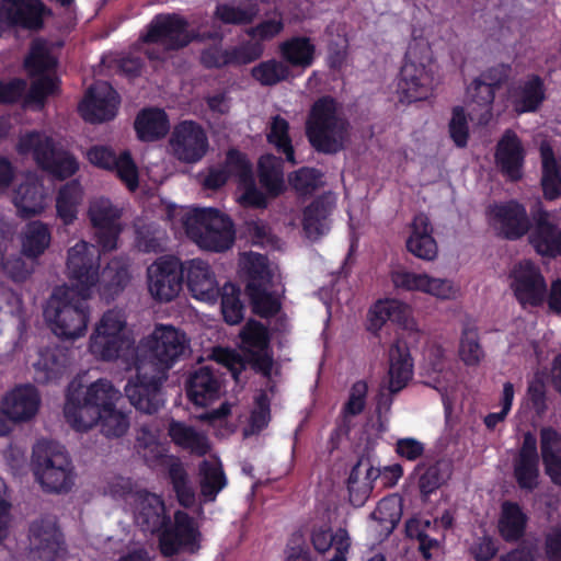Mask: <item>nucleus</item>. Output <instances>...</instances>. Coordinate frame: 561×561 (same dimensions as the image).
<instances>
[{"instance_id":"nucleus-1","label":"nucleus","mask_w":561,"mask_h":561,"mask_svg":"<svg viewBox=\"0 0 561 561\" xmlns=\"http://www.w3.org/2000/svg\"><path fill=\"white\" fill-rule=\"evenodd\" d=\"M190 343L186 334L170 324H157L133 352L136 376L128 379L124 392L136 410L153 414L163 405L161 386L168 371L185 355Z\"/></svg>"},{"instance_id":"nucleus-2","label":"nucleus","mask_w":561,"mask_h":561,"mask_svg":"<svg viewBox=\"0 0 561 561\" xmlns=\"http://www.w3.org/2000/svg\"><path fill=\"white\" fill-rule=\"evenodd\" d=\"M91 298L68 285L56 287L44 308V317L51 332L68 341L84 336L91 318Z\"/></svg>"},{"instance_id":"nucleus-3","label":"nucleus","mask_w":561,"mask_h":561,"mask_svg":"<svg viewBox=\"0 0 561 561\" xmlns=\"http://www.w3.org/2000/svg\"><path fill=\"white\" fill-rule=\"evenodd\" d=\"M173 225L180 222L187 237L201 249L222 252L231 248L234 231L231 220L215 208H179L172 210Z\"/></svg>"},{"instance_id":"nucleus-4","label":"nucleus","mask_w":561,"mask_h":561,"mask_svg":"<svg viewBox=\"0 0 561 561\" xmlns=\"http://www.w3.org/2000/svg\"><path fill=\"white\" fill-rule=\"evenodd\" d=\"M135 343L128 314L124 308L112 307L102 312L89 336L88 350L103 362L125 358Z\"/></svg>"},{"instance_id":"nucleus-5","label":"nucleus","mask_w":561,"mask_h":561,"mask_svg":"<svg viewBox=\"0 0 561 561\" xmlns=\"http://www.w3.org/2000/svg\"><path fill=\"white\" fill-rule=\"evenodd\" d=\"M347 129L348 124L332 98L323 96L313 103L306 123V133L318 151L335 153L343 149L348 136Z\"/></svg>"},{"instance_id":"nucleus-6","label":"nucleus","mask_w":561,"mask_h":561,"mask_svg":"<svg viewBox=\"0 0 561 561\" xmlns=\"http://www.w3.org/2000/svg\"><path fill=\"white\" fill-rule=\"evenodd\" d=\"M32 468L36 481L47 492H68L75 483L70 456L57 443L38 440L33 447Z\"/></svg>"},{"instance_id":"nucleus-7","label":"nucleus","mask_w":561,"mask_h":561,"mask_svg":"<svg viewBox=\"0 0 561 561\" xmlns=\"http://www.w3.org/2000/svg\"><path fill=\"white\" fill-rule=\"evenodd\" d=\"M197 33L188 30V22L176 13L159 14L150 22L142 42L145 54L152 60H164L170 51L187 46L197 38Z\"/></svg>"},{"instance_id":"nucleus-8","label":"nucleus","mask_w":561,"mask_h":561,"mask_svg":"<svg viewBox=\"0 0 561 561\" xmlns=\"http://www.w3.org/2000/svg\"><path fill=\"white\" fill-rule=\"evenodd\" d=\"M18 151L31 156L39 168L61 180L70 178L79 169L76 158L59 148L45 133L31 131L22 135Z\"/></svg>"},{"instance_id":"nucleus-9","label":"nucleus","mask_w":561,"mask_h":561,"mask_svg":"<svg viewBox=\"0 0 561 561\" xmlns=\"http://www.w3.org/2000/svg\"><path fill=\"white\" fill-rule=\"evenodd\" d=\"M101 252L92 243L78 240L66 252L65 273L69 287L76 288L85 297H92L100 283Z\"/></svg>"},{"instance_id":"nucleus-10","label":"nucleus","mask_w":561,"mask_h":561,"mask_svg":"<svg viewBox=\"0 0 561 561\" xmlns=\"http://www.w3.org/2000/svg\"><path fill=\"white\" fill-rule=\"evenodd\" d=\"M437 84L435 66L431 58H419L414 51L410 50L398 81L400 101L411 103L427 100L433 96Z\"/></svg>"},{"instance_id":"nucleus-11","label":"nucleus","mask_w":561,"mask_h":561,"mask_svg":"<svg viewBox=\"0 0 561 561\" xmlns=\"http://www.w3.org/2000/svg\"><path fill=\"white\" fill-rule=\"evenodd\" d=\"M30 561H64L67 546L54 515L33 520L28 528Z\"/></svg>"},{"instance_id":"nucleus-12","label":"nucleus","mask_w":561,"mask_h":561,"mask_svg":"<svg viewBox=\"0 0 561 561\" xmlns=\"http://www.w3.org/2000/svg\"><path fill=\"white\" fill-rule=\"evenodd\" d=\"M201 540L202 534L194 518L183 511H176L173 524L160 531L159 549L168 558L182 551L195 553L201 548Z\"/></svg>"},{"instance_id":"nucleus-13","label":"nucleus","mask_w":561,"mask_h":561,"mask_svg":"<svg viewBox=\"0 0 561 561\" xmlns=\"http://www.w3.org/2000/svg\"><path fill=\"white\" fill-rule=\"evenodd\" d=\"M88 217L94 228V238L102 251L115 250L122 232V209L108 198L95 197L89 203Z\"/></svg>"},{"instance_id":"nucleus-14","label":"nucleus","mask_w":561,"mask_h":561,"mask_svg":"<svg viewBox=\"0 0 561 561\" xmlns=\"http://www.w3.org/2000/svg\"><path fill=\"white\" fill-rule=\"evenodd\" d=\"M182 264L173 256H161L147 268L150 296L159 302H169L182 290Z\"/></svg>"},{"instance_id":"nucleus-15","label":"nucleus","mask_w":561,"mask_h":561,"mask_svg":"<svg viewBox=\"0 0 561 561\" xmlns=\"http://www.w3.org/2000/svg\"><path fill=\"white\" fill-rule=\"evenodd\" d=\"M205 129L194 121H183L172 130L169 149L174 158L184 163L201 161L208 151Z\"/></svg>"},{"instance_id":"nucleus-16","label":"nucleus","mask_w":561,"mask_h":561,"mask_svg":"<svg viewBox=\"0 0 561 561\" xmlns=\"http://www.w3.org/2000/svg\"><path fill=\"white\" fill-rule=\"evenodd\" d=\"M510 288L523 308L540 306L547 296V284L540 270L530 261L513 266L508 275Z\"/></svg>"},{"instance_id":"nucleus-17","label":"nucleus","mask_w":561,"mask_h":561,"mask_svg":"<svg viewBox=\"0 0 561 561\" xmlns=\"http://www.w3.org/2000/svg\"><path fill=\"white\" fill-rule=\"evenodd\" d=\"M130 506L135 524L145 533H160L170 523L163 500L154 493L136 491Z\"/></svg>"},{"instance_id":"nucleus-18","label":"nucleus","mask_w":561,"mask_h":561,"mask_svg":"<svg viewBox=\"0 0 561 561\" xmlns=\"http://www.w3.org/2000/svg\"><path fill=\"white\" fill-rule=\"evenodd\" d=\"M119 98L116 91L105 81L95 82L79 105L84 121L102 123L115 117Z\"/></svg>"},{"instance_id":"nucleus-19","label":"nucleus","mask_w":561,"mask_h":561,"mask_svg":"<svg viewBox=\"0 0 561 561\" xmlns=\"http://www.w3.org/2000/svg\"><path fill=\"white\" fill-rule=\"evenodd\" d=\"M240 348L253 362L254 367L268 375L273 360L268 354L270 334L267 328L256 320H249L241 329Z\"/></svg>"},{"instance_id":"nucleus-20","label":"nucleus","mask_w":561,"mask_h":561,"mask_svg":"<svg viewBox=\"0 0 561 561\" xmlns=\"http://www.w3.org/2000/svg\"><path fill=\"white\" fill-rule=\"evenodd\" d=\"M183 279L185 278L191 295L201 301L215 302L220 295L216 275L210 265L193 259L182 263Z\"/></svg>"},{"instance_id":"nucleus-21","label":"nucleus","mask_w":561,"mask_h":561,"mask_svg":"<svg viewBox=\"0 0 561 561\" xmlns=\"http://www.w3.org/2000/svg\"><path fill=\"white\" fill-rule=\"evenodd\" d=\"M41 396L32 385H20L7 391L1 408L7 420L14 423L31 421L38 412Z\"/></svg>"},{"instance_id":"nucleus-22","label":"nucleus","mask_w":561,"mask_h":561,"mask_svg":"<svg viewBox=\"0 0 561 561\" xmlns=\"http://www.w3.org/2000/svg\"><path fill=\"white\" fill-rule=\"evenodd\" d=\"M514 478L522 490L534 491L539 484V456L537 439L530 433L524 434L523 444L513 461Z\"/></svg>"},{"instance_id":"nucleus-23","label":"nucleus","mask_w":561,"mask_h":561,"mask_svg":"<svg viewBox=\"0 0 561 561\" xmlns=\"http://www.w3.org/2000/svg\"><path fill=\"white\" fill-rule=\"evenodd\" d=\"M336 206L335 196L331 193L323 194L312 201L302 210V231L311 241H318L331 229V216Z\"/></svg>"},{"instance_id":"nucleus-24","label":"nucleus","mask_w":561,"mask_h":561,"mask_svg":"<svg viewBox=\"0 0 561 561\" xmlns=\"http://www.w3.org/2000/svg\"><path fill=\"white\" fill-rule=\"evenodd\" d=\"M46 196L47 194L39 176L27 172L13 190L12 202L18 214L23 218H27L44 211Z\"/></svg>"},{"instance_id":"nucleus-25","label":"nucleus","mask_w":561,"mask_h":561,"mask_svg":"<svg viewBox=\"0 0 561 561\" xmlns=\"http://www.w3.org/2000/svg\"><path fill=\"white\" fill-rule=\"evenodd\" d=\"M87 157L92 164L115 171L128 190L135 191L138 187V170L127 151L116 156L106 147L95 146L88 151Z\"/></svg>"},{"instance_id":"nucleus-26","label":"nucleus","mask_w":561,"mask_h":561,"mask_svg":"<svg viewBox=\"0 0 561 561\" xmlns=\"http://www.w3.org/2000/svg\"><path fill=\"white\" fill-rule=\"evenodd\" d=\"M490 217L492 225L507 239H518L529 229L525 207L514 201L492 206Z\"/></svg>"},{"instance_id":"nucleus-27","label":"nucleus","mask_w":561,"mask_h":561,"mask_svg":"<svg viewBox=\"0 0 561 561\" xmlns=\"http://www.w3.org/2000/svg\"><path fill=\"white\" fill-rule=\"evenodd\" d=\"M44 4L39 0H0V22L24 28H39Z\"/></svg>"},{"instance_id":"nucleus-28","label":"nucleus","mask_w":561,"mask_h":561,"mask_svg":"<svg viewBox=\"0 0 561 561\" xmlns=\"http://www.w3.org/2000/svg\"><path fill=\"white\" fill-rule=\"evenodd\" d=\"M490 81L474 79L467 89L471 119H477L479 125H486L492 118V104L495 90L503 82V73L496 78L486 76Z\"/></svg>"},{"instance_id":"nucleus-29","label":"nucleus","mask_w":561,"mask_h":561,"mask_svg":"<svg viewBox=\"0 0 561 561\" xmlns=\"http://www.w3.org/2000/svg\"><path fill=\"white\" fill-rule=\"evenodd\" d=\"M186 391L195 405L207 407L220 398L222 382L210 366H202L191 374Z\"/></svg>"},{"instance_id":"nucleus-30","label":"nucleus","mask_w":561,"mask_h":561,"mask_svg":"<svg viewBox=\"0 0 561 561\" xmlns=\"http://www.w3.org/2000/svg\"><path fill=\"white\" fill-rule=\"evenodd\" d=\"M546 99L543 81L531 75L508 90V102L517 114L536 112Z\"/></svg>"},{"instance_id":"nucleus-31","label":"nucleus","mask_w":561,"mask_h":561,"mask_svg":"<svg viewBox=\"0 0 561 561\" xmlns=\"http://www.w3.org/2000/svg\"><path fill=\"white\" fill-rule=\"evenodd\" d=\"M230 176H236L240 183H247L251 179V164L245 156L237 150L227 153L225 165L211 168L205 176V187L216 190L222 186Z\"/></svg>"},{"instance_id":"nucleus-32","label":"nucleus","mask_w":561,"mask_h":561,"mask_svg":"<svg viewBox=\"0 0 561 561\" xmlns=\"http://www.w3.org/2000/svg\"><path fill=\"white\" fill-rule=\"evenodd\" d=\"M407 248L419 259L425 261L436 259L438 248L433 237V227L425 214L414 216L411 222V234L407 240Z\"/></svg>"},{"instance_id":"nucleus-33","label":"nucleus","mask_w":561,"mask_h":561,"mask_svg":"<svg viewBox=\"0 0 561 561\" xmlns=\"http://www.w3.org/2000/svg\"><path fill=\"white\" fill-rule=\"evenodd\" d=\"M495 160L502 172L511 180H518L522 175L524 150L517 135L506 130L497 144Z\"/></svg>"},{"instance_id":"nucleus-34","label":"nucleus","mask_w":561,"mask_h":561,"mask_svg":"<svg viewBox=\"0 0 561 561\" xmlns=\"http://www.w3.org/2000/svg\"><path fill=\"white\" fill-rule=\"evenodd\" d=\"M64 414L69 425L78 432H87L98 425L101 413L78 391L67 396Z\"/></svg>"},{"instance_id":"nucleus-35","label":"nucleus","mask_w":561,"mask_h":561,"mask_svg":"<svg viewBox=\"0 0 561 561\" xmlns=\"http://www.w3.org/2000/svg\"><path fill=\"white\" fill-rule=\"evenodd\" d=\"M128 267L129 263L127 260L123 257L112 259L103 271H100V283L94 293L96 291L106 300L114 299L130 280Z\"/></svg>"},{"instance_id":"nucleus-36","label":"nucleus","mask_w":561,"mask_h":561,"mask_svg":"<svg viewBox=\"0 0 561 561\" xmlns=\"http://www.w3.org/2000/svg\"><path fill=\"white\" fill-rule=\"evenodd\" d=\"M389 380L387 390L393 394L401 391L413 375V364L408 347L396 342L389 348Z\"/></svg>"},{"instance_id":"nucleus-37","label":"nucleus","mask_w":561,"mask_h":561,"mask_svg":"<svg viewBox=\"0 0 561 561\" xmlns=\"http://www.w3.org/2000/svg\"><path fill=\"white\" fill-rule=\"evenodd\" d=\"M411 313V307L401 300L393 298L378 300L369 310L368 329L377 332L387 321L408 328L410 327Z\"/></svg>"},{"instance_id":"nucleus-38","label":"nucleus","mask_w":561,"mask_h":561,"mask_svg":"<svg viewBox=\"0 0 561 561\" xmlns=\"http://www.w3.org/2000/svg\"><path fill=\"white\" fill-rule=\"evenodd\" d=\"M550 217L548 213L539 215L529 240L539 254L556 256L561 254V228L553 225Z\"/></svg>"},{"instance_id":"nucleus-39","label":"nucleus","mask_w":561,"mask_h":561,"mask_svg":"<svg viewBox=\"0 0 561 561\" xmlns=\"http://www.w3.org/2000/svg\"><path fill=\"white\" fill-rule=\"evenodd\" d=\"M68 363L66 351L59 346L39 350L38 358L33 364L36 381L46 383L58 378L65 373Z\"/></svg>"},{"instance_id":"nucleus-40","label":"nucleus","mask_w":561,"mask_h":561,"mask_svg":"<svg viewBox=\"0 0 561 561\" xmlns=\"http://www.w3.org/2000/svg\"><path fill=\"white\" fill-rule=\"evenodd\" d=\"M14 233L13 227L4 221L0 220V268L13 280L22 282L25 280L33 272L31 267L24 262V260L18 255L7 256V248L9 241H11Z\"/></svg>"},{"instance_id":"nucleus-41","label":"nucleus","mask_w":561,"mask_h":561,"mask_svg":"<svg viewBox=\"0 0 561 561\" xmlns=\"http://www.w3.org/2000/svg\"><path fill=\"white\" fill-rule=\"evenodd\" d=\"M169 435L172 442L183 449L197 456H204L210 450V443L206 434L196 431L183 422L172 421L169 424Z\"/></svg>"},{"instance_id":"nucleus-42","label":"nucleus","mask_w":561,"mask_h":561,"mask_svg":"<svg viewBox=\"0 0 561 561\" xmlns=\"http://www.w3.org/2000/svg\"><path fill=\"white\" fill-rule=\"evenodd\" d=\"M377 477L378 471L371 466L364 468L360 463H357L353 467L347 480L348 497L352 505L360 507L366 503L373 492V483Z\"/></svg>"},{"instance_id":"nucleus-43","label":"nucleus","mask_w":561,"mask_h":561,"mask_svg":"<svg viewBox=\"0 0 561 561\" xmlns=\"http://www.w3.org/2000/svg\"><path fill=\"white\" fill-rule=\"evenodd\" d=\"M51 232L47 224L39 220L28 222L21 237L22 253L30 259H37L49 248Z\"/></svg>"},{"instance_id":"nucleus-44","label":"nucleus","mask_w":561,"mask_h":561,"mask_svg":"<svg viewBox=\"0 0 561 561\" xmlns=\"http://www.w3.org/2000/svg\"><path fill=\"white\" fill-rule=\"evenodd\" d=\"M169 119L164 111L147 108L141 111L136 121L135 129L139 139L153 141L162 138L169 131Z\"/></svg>"},{"instance_id":"nucleus-45","label":"nucleus","mask_w":561,"mask_h":561,"mask_svg":"<svg viewBox=\"0 0 561 561\" xmlns=\"http://www.w3.org/2000/svg\"><path fill=\"white\" fill-rule=\"evenodd\" d=\"M100 413L106 412L122 399V392L105 378H100L78 390Z\"/></svg>"},{"instance_id":"nucleus-46","label":"nucleus","mask_w":561,"mask_h":561,"mask_svg":"<svg viewBox=\"0 0 561 561\" xmlns=\"http://www.w3.org/2000/svg\"><path fill=\"white\" fill-rule=\"evenodd\" d=\"M527 525V516L520 506L513 502H504L501 507L499 531L505 541H517L523 537Z\"/></svg>"},{"instance_id":"nucleus-47","label":"nucleus","mask_w":561,"mask_h":561,"mask_svg":"<svg viewBox=\"0 0 561 561\" xmlns=\"http://www.w3.org/2000/svg\"><path fill=\"white\" fill-rule=\"evenodd\" d=\"M82 199L83 190L77 181L60 187L56 197V213L64 225L69 226L75 222Z\"/></svg>"},{"instance_id":"nucleus-48","label":"nucleus","mask_w":561,"mask_h":561,"mask_svg":"<svg viewBox=\"0 0 561 561\" xmlns=\"http://www.w3.org/2000/svg\"><path fill=\"white\" fill-rule=\"evenodd\" d=\"M311 541L314 549L321 553L334 547L336 552L334 558H346L345 556L351 547V539L345 529L340 528L333 535L331 528L327 525L313 528Z\"/></svg>"},{"instance_id":"nucleus-49","label":"nucleus","mask_w":561,"mask_h":561,"mask_svg":"<svg viewBox=\"0 0 561 561\" xmlns=\"http://www.w3.org/2000/svg\"><path fill=\"white\" fill-rule=\"evenodd\" d=\"M201 493L206 501H215L217 494L226 486L227 479L218 458L204 460L199 466Z\"/></svg>"},{"instance_id":"nucleus-50","label":"nucleus","mask_w":561,"mask_h":561,"mask_svg":"<svg viewBox=\"0 0 561 561\" xmlns=\"http://www.w3.org/2000/svg\"><path fill=\"white\" fill-rule=\"evenodd\" d=\"M279 50L288 64L306 69L313 62L316 46L310 38L298 36L283 42Z\"/></svg>"},{"instance_id":"nucleus-51","label":"nucleus","mask_w":561,"mask_h":561,"mask_svg":"<svg viewBox=\"0 0 561 561\" xmlns=\"http://www.w3.org/2000/svg\"><path fill=\"white\" fill-rule=\"evenodd\" d=\"M259 178L261 185L270 195H279L285 188L282 160L272 154L261 157L259 161Z\"/></svg>"},{"instance_id":"nucleus-52","label":"nucleus","mask_w":561,"mask_h":561,"mask_svg":"<svg viewBox=\"0 0 561 561\" xmlns=\"http://www.w3.org/2000/svg\"><path fill=\"white\" fill-rule=\"evenodd\" d=\"M417 485L423 495L435 492L449 478V466L445 461L421 462L415 467Z\"/></svg>"},{"instance_id":"nucleus-53","label":"nucleus","mask_w":561,"mask_h":561,"mask_svg":"<svg viewBox=\"0 0 561 561\" xmlns=\"http://www.w3.org/2000/svg\"><path fill=\"white\" fill-rule=\"evenodd\" d=\"M267 284L249 282L247 285L253 311L261 317L274 316L280 308L278 296L268 290Z\"/></svg>"},{"instance_id":"nucleus-54","label":"nucleus","mask_w":561,"mask_h":561,"mask_svg":"<svg viewBox=\"0 0 561 561\" xmlns=\"http://www.w3.org/2000/svg\"><path fill=\"white\" fill-rule=\"evenodd\" d=\"M540 156L542 160L541 185L543 194L547 198L554 199L561 194V179L557 169L553 151L548 144H541Z\"/></svg>"},{"instance_id":"nucleus-55","label":"nucleus","mask_w":561,"mask_h":561,"mask_svg":"<svg viewBox=\"0 0 561 561\" xmlns=\"http://www.w3.org/2000/svg\"><path fill=\"white\" fill-rule=\"evenodd\" d=\"M259 13V7L254 2L233 5L230 3H219L216 7L214 15L225 24H250Z\"/></svg>"},{"instance_id":"nucleus-56","label":"nucleus","mask_w":561,"mask_h":561,"mask_svg":"<svg viewBox=\"0 0 561 561\" xmlns=\"http://www.w3.org/2000/svg\"><path fill=\"white\" fill-rule=\"evenodd\" d=\"M167 233L163 229L152 224L138 225L136 228V247L145 253H158L164 251Z\"/></svg>"},{"instance_id":"nucleus-57","label":"nucleus","mask_w":561,"mask_h":561,"mask_svg":"<svg viewBox=\"0 0 561 561\" xmlns=\"http://www.w3.org/2000/svg\"><path fill=\"white\" fill-rule=\"evenodd\" d=\"M289 124L279 115L272 118L270 123V131L267 133V140L274 145L279 152H283L286 160L291 164H296L294 148L288 135Z\"/></svg>"},{"instance_id":"nucleus-58","label":"nucleus","mask_w":561,"mask_h":561,"mask_svg":"<svg viewBox=\"0 0 561 561\" xmlns=\"http://www.w3.org/2000/svg\"><path fill=\"white\" fill-rule=\"evenodd\" d=\"M136 449L148 465H153L165 454V448L159 442L157 433L148 426L140 427L136 437Z\"/></svg>"},{"instance_id":"nucleus-59","label":"nucleus","mask_w":561,"mask_h":561,"mask_svg":"<svg viewBox=\"0 0 561 561\" xmlns=\"http://www.w3.org/2000/svg\"><path fill=\"white\" fill-rule=\"evenodd\" d=\"M100 430L106 437H122L130 426V419L127 412L117 409L116 405L101 413L98 422Z\"/></svg>"},{"instance_id":"nucleus-60","label":"nucleus","mask_w":561,"mask_h":561,"mask_svg":"<svg viewBox=\"0 0 561 561\" xmlns=\"http://www.w3.org/2000/svg\"><path fill=\"white\" fill-rule=\"evenodd\" d=\"M56 59L50 55L46 42L35 39L32 43L31 51L24 61V66L32 76L42 75L54 68Z\"/></svg>"},{"instance_id":"nucleus-61","label":"nucleus","mask_w":561,"mask_h":561,"mask_svg":"<svg viewBox=\"0 0 561 561\" xmlns=\"http://www.w3.org/2000/svg\"><path fill=\"white\" fill-rule=\"evenodd\" d=\"M221 295V312L228 324H238L243 319V305L240 291L233 284H225Z\"/></svg>"},{"instance_id":"nucleus-62","label":"nucleus","mask_w":561,"mask_h":561,"mask_svg":"<svg viewBox=\"0 0 561 561\" xmlns=\"http://www.w3.org/2000/svg\"><path fill=\"white\" fill-rule=\"evenodd\" d=\"M289 75L288 66L275 59L263 61L252 69L253 78L263 85H274L286 80Z\"/></svg>"},{"instance_id":"nucleus-63","label":"nucleus","mask_w":561,"mask_h":561,"mask_svg":"<svg viewBox=\"0 0 561 561\" xmlns=\"http://www.w3.org/2000/svg\"><path fill=\"white\" fill-rule=\"evenodd\" d=\"M459 356L467 366H476L483 359L484 352L476 329H463L459 343Z\"/></svg>"},{"instance_id":"nucleus-64","label":"nucleus","mask_w":561,"mask_h":561,"mask_svg":"<svg viewBox=\"0 0 561 561\" xmlns=\"http://www.w3.org/2000/svg\"><path fill=\"white\" fill-rule=\"evenodd\" d=\"M371 517L377 520L386 530L392 531L401 517V510L396 499H382L371 513Z\"/></svg>"}]
</instances>
